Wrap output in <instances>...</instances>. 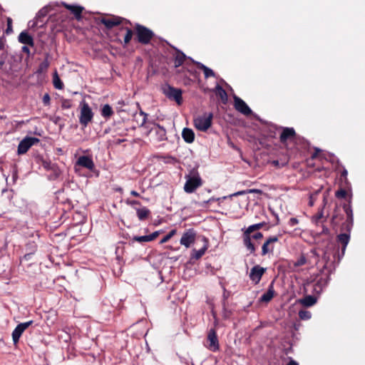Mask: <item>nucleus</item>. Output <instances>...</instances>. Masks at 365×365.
Here are the masks:
<instances>
[{
  "label": "nucleus",
  "instance_id": "obj_1",
  "mask_svg": "<svg viewBox=\"0 0 365 365\" xmlns=\"http://www.w3.org/2000/svg\"><path fill=\"white\" fill-rule=\"evenodd\" d=\"M139 114L143 116L141 124L138 126L143 135L148 136L150 143L156 144L167 140L165 129L148 119V115L138 106Z\"/></svg>",
  "mask_w": 365,
  "mask_h": 365
},
{
  "label": "nucleus",
  "instance_id": "obj_2",
  "mask_svg": "<svg viewBox=\"0 0 365 365\" xmlns=\"http://www.w3.org/2000/svg\"><path fill=\"white\" fill-rule=\"evenodd\" d=\"M343 210L346 214V219L344 222H341L340 230L344 232L336 236V242L341 245V257L344 255L346 246L350 241V232L354 223V215L351 206V200H349L348 202L344 203Z\"/></svg>",
  "mask_w": 365,
  "mask_h": 365
},
{
  "label": "nucleus",
  "instance_id": "obj_3",
  "mask_svg": "<svg viewBox=\"0 0 365 365\" xmlns=\"http://www.w3.org/2000/svg\"><path fill=\"white\" fill-rule=\"evenodd\" d=\"M277 129L282 130L279 135V141L287 148L288 141L293 143L294 142L302 141L304 144L305 143L303 140V138L298 135L293 128L279 127Z\"/></svg>",
  "mask_w": 365,
  "mask_h": 365
},
{
  "label": "nucleus",
  "instance_id": "obj_4",
  "mask_svg": "<svg viewBox=\"0 0 365 365\" xmlns=\"http://www.w3.org/2000/svg\"><path fill=\"white\" fill-rule=\"evenodd\" d=\"M264 222H259L249 226L246 230L243 231L242 241L243 245L246 249L250 252V254H255L256 251V246L254 243L250 242V234L253 233L255 231H257L263 227Z\"/></svg>",
  "mask_w": 365,
  "mask_h": 365
},
{
  "label": "nucleus",
  "instance_id": "obj_5",
  "mask_svg": "<svg viewBox=\"0 0 365 365\" xmlns=\"http://www.w3.org/2000/svg\"><path fill=\"white\" fill-rule=\"evenodd\" d=\"M79 106L81 108L79 123L86 128L92 121L94 113L88 103L84 100L81 101Z\"/></svg>",
  "mask_w": 365,
  "mask_h": 365
},
{
  "label": "nucleus",
  "instance_id": "obj_6",
  "mask_svg": "<svg viewBox=\"0 0 365 365\" xmlns=\"http://www.w3.org/2000/svg\"><path fill=\"white\" fill-rule=\"evenodd\" d=\"M213 114L212 113H205L195 118V127L200 131H206L212 125Z\"/></svg>",
  "mask_w": 365,
  "mask_h": 365
},
{
  "label": "nucleus",
  "instance_id": "obj_7",
  "mask_svg": "<svg viewBox=\"0 0 365 365\" xmlns=\"http://www.w3.org/2000/svg\"><path fill=\"white\" fill-rule=\"evenodd\" d=\"M192 176L189 177L184 185V190L187 193L193 192L197 187H200L202 181L199 174L196 171L192 172Z\"/></svg>",
  "mask_w": 365,
  "mask_h": 365
},
{
  "label": "nucleus",
  "instance_id": "obj_8",
  "mask_svg": "<svg viewBox=\"0 0 365 365\" xmlns=\"http://www.w3.org/2000/svg\"><path fill=\"white\" fill-rule=\"evenodd\" d=\"M40 142V139L36 137H25L23 140L20 141L17 148V154L23 155L25 154L29 148Z\"/></svg>",
  "mask_w": 365,
  "mask_h": 365
},
{
  "label": "nucleus",
  "instance_id": "obj_9",
  "mask_svg": "<svg viewBox=\"0 0 365 365\" xmlns=\"http://www.w3.org/2000/svg\"><path fill=\"white\" fill-rule=\"evenodd\" d=\"M154 35L152 30L138 24V43L148 44L150 42Z\"/></svg>",
  "mask_w": 365,
  "mask_h": 365
},
{
  "label": "nucleus",
  "instance_id": "obj_10",
  "mask_svg": "<svg viewBox=\"0 0 365 365\" xmlns=\"http://www.w3.org/2000/svg\"><path fill=\"white\" fill-rule=\"evenodd\" d=\"M124 19L117 16H111L110 18H98L96 21L97 24L101 23L103 24L106 29H111L114 26H119L121 24Z\"/></svg>",
  "mask_w": 365,
  "mask_h": 365
},
{
  "label": "nucleus",
  "instance_id": "obj_11",
  "mask_svg": "<svg viewBox=\"0 0 365 365\" xmlns=\"http://www.w3.org/2000/svg\"><path fill=\"white\" fill-rule=\"evenodd\" d=\"M208 344L207 347L212 351H217L220 349L219 341L215 329H210L207 336Z\"/></svg>",
  "mask_w": 365,
  "mask_h": 365
},
{
  "label": "nucleus",
  "instance_id": "obj_12",
  "mask_svg": "<svg viewBox=\"0 0 365 365\" xmlns=\"http://www.w3.org/2000/svg\"><path fill=\"white\" fill-rule=\"evenodd\" d=\"M279 241V237L270 236L266 239L262 246V256H265L269 253H272L274 250V243Z\"/></svg>",
  "mask_w": 365,
  "mask_h": 365
},
{
  "label": "nucleus",
  "instance_id": "obj_13",
  "mask_svg": "<svg viewBox=\"0 0 365 365\" xmlns=\"http://www.w3.org/2000/svg\"><path fill=\"white\" fill-rule=\"evenodd\" d=\"M234 107L238 112L246 116L250 115L252 113L247 104L238 96H234Z\"/></svg>",
  "mask_w": 365,
  "mask_h": 365
},
{
  "label": "nucleus",
  "instance_id": "obj_14",
  "mask_svg": "<svg viewBox=\"0 0 365 365\" xmlns=\"http://www.w3.org/2000/svg\"><path fill=\"white\" fill-rule=\"evenodd\" d=\"M51 9L48 6H45L41 8L36 15L35 21L33 22L31 27L38 26L40 28H43L46 24V22L43 21V19L45 18Z\"/></svg>",
  "mask_w": 365,
  "mask_h": 365
},
{
  "label": "nucleus",
  "instance_id": "obj_15",
  "mask_svg": "<svg viewBox=\"0 0 365 365\" xmlns=\"http://www.w3.org/2000/svg\"><path fill=\"white\" fill-rule=\"evenodd\" d=\"M165 94L168 98L174 100L178 105H181L182 102L181 89L168 86V89L165 91Z\"/></svg>",
  "mask_w": 365,
  "mask_h": 365
},
{
  "label": "nucleus",
  "instance_id": "obj_16",
  "mask_svg": "<svg viewBox=\"0 0 365 365\" xmlns=\"http://www.w3.org/2000/svg\"><path fill=\"white\" fill-rule=\"evenodd\" d=\"M266 269L260 267L259 265L254 266L250 273V279L254 282L255 284H257L261 279L264 273L265 272Z\"/></svg>",
  "mask_w": 365,
  "mask_h": 365
},
{
  "label": "nucleus",
  "instance_id": "obj_17",
  "mask_svg": "<svg viewBox=\"0 0 365 365\" xmlns=\"http://www.w3.org/2000/svg\"><path fill=\"white\" fill-rule=\"evenodd\" d=\"M196 237V232L194 230L190 229L182 234L180 239V244L184 245L185 247H189L192 243H194Z\"/></svg>",
  "mask_w": 365,
  "mask_h": 365
},
{
  "label": "nucleus",
  "instance_id": "obj_18",
  "mask_svg": "<svg viewBox=\"0 0 365 365\" xmlns=\"http://www.w3.org/2000/svg\"><path fill=\"white\" fill-rule=\"evenodd\" d=\"M202 240L204 242V245L202 248L197 250L193 249L191 254V258L195 259L196 260L200 259L205 253L209 247V242L206 237H203Z\"/></svg>",
  "mask_w": 365,
  "mask_h": 365
},
{
  "label": "nucleus",
  "instance_id": "obj_19",
  "mask_svg": "<svg viewBox=\"0 0 365 365\" xmlns=\"http://www.w3.org/2000/svg\"><path fill=\"white\" fill-rule=\"evenodd\" d=\"M18 41L24 45L34 46V41L31 35L26 31H23L20 33L18 37Z\"/></svg>",
  "mask_w": 365,
  "mask_h": 365
},
{
  "label": "nucleus",
  "instance_id": "obj_20",
  "mask_svg": "<svg viewBox=\"0 0 365 365\" xmlns=\"http://www.w3.org/2000/svg\"><path fill=\"white\" fill-rule=\"evenodd\" d=\"M77 163L78 165L83 168H86L90 170H93L95 168V165L92 158L86 155L81 156L78 159Z\"/></svg>",
  "mask_w": 365,
  "mask_h": 365
},
{
  "label": "nucleus",
  "instance_id": "obj_21",
  "mask_svg": "<svg viewBox=\"0 0 365 365\" xmlns=\"http://www.w3.org/2000/svg\"><path fill=\"white\" fill-rule=\"evenodd\" d=\"M63 6L67 9L71 11V12L74 15L75 18L77 20L79 21V20L81 19V18H82L81 14H82V11L83 10V7H82L81 6H77V5H71V4H66V3H63Z\"/></svg>",
  "mask_w": 365,
  "mask_h": 365
},
{
  "label": "nucleus",
  "instance_id": "obj_22",
  "mask_svg": "<svg viewBox=\"0 0 365 365\" xmlns=\"http://www.w3.org/2000/svg\"><path fill=\"white\" fill-rule=\"evenodd\" d=\"M25 327H26V325H23L21 323H20L19 324H18L16 327V328L13 331L12 339H13L14 344L16 345L19 342L21 336L22 335L24 331L26 330Z\"/></svg>",
  "mask_w": 365,
  "mask_h": 365
},
{
  "label": "nucleus",
  "instance_id": "obj_23",
  "mask_svg": "<svg viewBox=\"0 0 365 365\" xmlns=\"http://www.w3.org/2000/svg\"><path fill=\"white\" fill-rule=\"evenodd\" d=\"M274 290L273 287V283H271L268 287L267 291L261 296L259 301L261 302L267 303L272 300V299L274 297Z\"/></svg>",
  "mask_w": 365,
  "mask_h": 365
},
{
  "label": "nucleus",
  "instance_id": "obj_24",
  "mask_svg": "<svg viewBox=\"0 0 365 365\" xmlns=\"http://www.w3.org/2000/svg\"><path fill=\"white\" fill-rule=\"evenodd\" d=\"M317 302L316 297L307 295L304 298L299 299V303L305 307H309L314 305Z\"/></svg>",
  "mask_w": 365,
  "mask_h": 365
},
{
  "label": "nucleus",
  "instance_id": "obj_25",
  "mask_svg": "<svg viewBox=\"0 0 365 365\" xmlns=\"http://www.w3.org/2000/svg\"><path fill=\"white\" fill-rule=\"evenodd\" d=\"M344 218V214L339 210H334V214L331 218V224L334 228L339 226Z\"/></svg>",
  "mask_w": 365,
  "mask_h": 365
},
{
  "label": "nucleus",
  "instance_id": "obj_26",
  "mask_svg": "<svg viewBox=\"0 0 365 365\" xmlns=\"http://www.w3.org/2000/svg\"><path fill=\"white\" fill-rule=\"evenodd\" d=\"M182 137L186 143H192L195 140V133L192 129L185 128L182 132Z\"/></svg>",
  "mask_w": 365,
  "mask_h": 365
},
{
  "label": "nucleus",
  "instance_id": "obj_27",
  "mask_svg": "<svg viewBox=\"0 0 365 365\" xmlns=\"http://www.w3.org/2000/svg\"><path fill=\"white\" fill-rule=\"evenodd\" d=\"M196 66L197 68L202 70L204 72V75L205 78H210V77H214L215 76L214 71L210 69V68L207 67L204 64L200 62L196 63Z\"/></svg>",
  "mask_w": 365,
  "mask_h": 365
},
{
  "label": "nucleus",
  "instance_id": "obj_28",
  "mask_svg": "<svg viewBox=\"0 0 365 365\" xmlns=\"http://www.w3.org/2000/svg\"><path fill=\"white\" fill-rule=\"evenodd\" d=\"M185 57V55L182 51L177 50L175 54V66L179 67L182 65Z\"/></svg>",
  "mask_w": 365,
  "mask_h": 365
},
{
  "label": "nucleus",
  "instance_id": "obj_29",
  "mask_svg": "<svg viewBox=\"0 0 365 365\" xmlns=\"http://www.w3.org/2000/svg\"><path fill=\"white\" fill-rule=\"evenodd\" d=\"M342 170L341 171L340 180H341V187H349L350 182H349L347 175L348 171L345 168H342Z\"/></svg>",
  "mask_w": 365,
  "mask_h": 365
},
{
  "label": "nucleus",
  "instance_id": "obj_30",
  "mask_svg": "<svg viewBox=\"0 0 365 365\" xmlns=\"http://www.w3.org/2000/svg\"><path fill=\"white\" fill-rule=\"evenodd\" d=\"M158 235H159V232L155 231L150 235H144V236H138V242L142 243V242L153 241L155 239H156L158 237Z\"/></svg>",
  "mask_w": 365,
  "mask_h": 365
},
{
  "label": "nucleus",
  "instance_id": "obj_31",
  "mask_svg": "<svg viewBox=\"0 0 365 365\" xmlns=\"http://www.w3.org/2000/svg\"><path fill=\"white\" fill-rule=\"evenodd\" d=\"M329 280V276H327L326 278L321 277L314 284V289L317 290V289H319V292H321L322 289L327 285Z\"/></svg>",
  "mask_w": 365,
  "mask_h": 365
},
{
  "label": "nucleus",
  "instance_id": "obj_32",
  "mask_svg": "<svg viewBox=\"0 0 365 365\" xmlns=\"http://www.w3.org/2000/svg\"><path fill=\"white\" fill-rule=\"evenodd\" d=\"M113 114V110L111 106L108 104H105L101 110V115L105 118H109Z\"/></svg>",
  "mask_w": 365,
  "mask_h": 365
},
{
  "label": "nucleus",
  "instance_id": "obj_33",
  "mask_svg": "<svg viewBox=\"0 0 365 365\" xmlns=\"http://www.w3.org/2000/svg\"><path fill=\"white\" fill-rule=\"evenodd\" d=\"M53 86L56 89L61 90L63 87V83L61 81V80L60 79V78H59V76H58V75L56 71L53 74Z\"/></svg>",
  "mask_w": 365,
  "mask_h": 365
},
{
  "label": "nucleus",
  "instance_id": "obj_34",
  "mask_svg": "<svg viewBox=\"0 0 365 365\" xmlns=\"http://www.w3.org/2000/svg\"><path fill=\"white\" fill-rule=\"evenodd\" d=\"M150 214V211L146 207L138 208V219L140 220H145Z\"/></svg>",
  "mask_w": 365,
  "mask_h": 365
},
{
  "label": "nucleus",
  "instance_id": "obj_35",
  "mask_svg": "<svg viewBox=\"0 0 365 365\" xmlns=\"http://www.w3.org/2000/svg\"><path fill=\"white\" fill-rule=\"evenodd\" d=\"M26 251L34 255L37 250V244L34 241H29L26 245Z\"/></svg>",
  "mask_w": 365,
  "mask_h": 365
},
{
  "label": "nucleus",
  "instance_id": "obj_36",
  "mask_svg": "<svg viewBox=\"0 0 365 365\" xmlns=\"http://www.w3.org/2000/svg\"><path fill=\"white\" fill-rule=\"evenodd\" d=\"M49 66V63L48 61V59L46 58L44 61H43L39 65L36 71V73L40 74L47 70V68Z\"/></svg>",
  "mask_w": 365,
  "mask_h": 365
},
{
  "label": "nucleus",
  "instance_id": "obj_37",
  "mask_svg": "<svg viewBox=\"0 0 365 365\" xmlns=\"http://www.w3.org/2000/svg\"><path fill=\"white\" fill-rule=\"evenodd\" d=\"M217 92V95L220 97L222 101H227V95L226 91L220 86V85H217L215 88Z\"/></svg>",
  "mask_w": 365,
  "mask_h": 365
},
{
  "label": "nucleus",
  "instance_id": "obj_38",
  "mask_svg": "<svg viewBox=\"0 0 365 365\" xmlns=\"http://www.w3.org/2000/svg\"><path fill=\"white\" fill-rule=\"evenodd\" d=\"M51 171H52V173L50 175L49 179L53 180H56L61 173L57 165H56Z\"/></svg>",
  "mask_w": 365,
  "mask_h": 365
},
{
  "label": "nucleus",
  "instance_id": "obj_39",
  "mask_svg": "<svg viewBox=\"0 0 365 365\" xmlns=\"http://www.w3.org/2000/svg\"><path fill=\"white\" fill-rule=\"evenodd\" d=\"M303 140L304 141V144L302 141L294 142V143L296 145L297 149L300 151H303L307 150L309 148V143L303 138Z\"/></svg>",
  "mask_w": 365,
  "mask_h": 365
},
{
  "label": "nucleus",
  "instance_id": "obj_40",
  "mask_svg": "<svg viewBox=\"0 0 365 365\" xmlns=\"http://www.w3.org/2000/svg\"><path fill=\"white\" fill-rule=\"evenodd\" d=\"M299 317L302 320H308L312 317V313L309 311L302 309L299 312Z\"/></svg>",
  "mask_w": 365,
  "mask_h": 365
},
{
  "label": "nucleus",
  "instance_id": "obj_41",
  "mask_svg": "<svg viewBox=\"0 0 365 365\" xmlns=\"http://www.w3.org/2000/svg\"><path fill=\"white\" fill-rule=\"evenodd\" d=\"M61 108L63 109H69L73 106L72 101L70 99H66L64 98H61L60 99Z\"/></svg>",
  "mask_w": 365,
  "mask_h": 365
},
{
  "label": "nucleus",
  "instance_id": "obj_42",
  "mask_svg": "<svg viewBox=\"0 0 365 365\" xmlns=\"http://www.w3.org/2000/svg\"><path fill=\"white\" fill-rule=\"evenodd\" d=\"M41 165L46 170H51L56 164L52 163L50 160L42 159Z\"/></svg>",
  "mask_w": 365,
  "mask_h": 365
},
{
  "label": "nucleus",
  "instance_id": "obj_43",
  "mask_svg": "<svg viewBox=\"0 0 365 365\" xmlns=\"http://www.w3.org/2000/svg\"><path fill=\"white\" fill-rule=\"evenodd\" d=\"M121 29L123 30H125V31H126V34L124 36V43H128L130 41V39L133 36V31L130 29L127 28V27L126 28L122 27Z\"/></svg>",
  "mask_w": 365,
  "mask_h": 365
},
{
  "label": "nucleus",
  "instance_id": "obj_44",
  "mask_svg": "<svg viewBox=\"0 0 365 365\" xmlns=\"http://www.w3.org/2000/svg\"><path fill=\"white\" fill-rule=\"evenodd\" d=\"M307 263V258L304 255H302L294 262L295 267H301Z\"/></svg>",
  "mask_w": 365,
  "mask_h": 365
},
{
  "label": "nucleus",
  "instance_id": "obj_45",
  "mask_svg": "<svg viewBox=\"0 0 365 365\" xmlns=\"http://www.w3.org/2000/svg\"><path fill=\"white\" fill-rule=\"evenodd\" d=\"M346 188L345 187H341L335 192V196L339 199L345 198L347 195Z\"/></svg>",
  "mask_w": 365,
  "mask_h": 365
},
{
  "label": "nucleus",
  "instance_id": "obj_46",
  "mask_svg": "<svg viewBox=\"0 0 365 365\" xmlns=\"http://www.w3.org/2000/svg\"><path fill=\"white\" fill-rule=\"evenodd\" d=\"M262 237H263V235L262 232H257L255 233L253 232L252 234H250V242L253 243L252 240L258 241V240H261Z\"/></svg>",
  "mask_w": 365,
  "mask_h": 365
},
{
  "label": "nucleus",
  "instance_id": "obj_47",
  "mask_svg": "<svg viewBox=\"0 0 365 365\" xmlns=\"http://www.w3.org/2000/svg\"><path fill=\"white\" fill-rule=\"evenodd\" d=\"M232 315V312L227 308V304L222 305V317L225 319H229Z\"/></svg>",
  "mask_w": 365,
  "mask_h": 365
},
{
  "label": "nucleus",
  "instance_id": "obj_48",
  "mask_svg": "<svg viewBox=\"0 0 365 365\" xmlns=\"http://www.w3.org/2000/svg\"><path fill=\"white\" fill-rule=\"evenodd\" d=\"M175 230H171L168 235H166L165 237H163L161 240L160 241V244H163L167 242L170 240V239L175 235Z\"/></svg>",
  "mask_w": 365,
  "mask_h": 365
},
{
  "label": "nucleus",
  "instance_id": "obj_49",
  "mask_svg": "<svg viewBox=\"0 0 365 365\" xmlns=\"http://www.w3.org/2000/svg\"><path fill=\"white\" fill-rule=\"evenodd\" d=\"M6 21H7V27H6V31H5V33L7 35H9V34H11L13 32L12 19L10 17H8Z\"/></svg>",
  "mask_w": 365,
  "mask_h": 365
},
{
  "label": "nucleus",
  "instance_id": "obj_50",
  "mask_svg": "<svg viewBox=\"0 0 365 365\" xmlns=\"http://www.w3.org/2000/svg\"><path fill=\"white\" fill-rule=\"evenodd\" d=\"M43 103L44 106H49L51 103V98L48 93H45L42 98Z\"/></svg>",
  "mask_w": 365,
  "mask_h": 365
},
{
  "label": "nucleus",
  "instance_id": "obj_51",
  "mask_svg": "<svg viewBox=\"0 0 365 365\" xmlns=\"http://www.w3.org/2000/svg\"><path fill=\"white\" fill-rule=\"evenodd\" d=\"M230 297V292H227L226 289L224 290L223 295H222V304L226 305L227 304V299Z\"/></svg>",
  "mask_w": 365,
  "mask_h": 365
},
{
  "label": "nucleus",
  "instance_id": "obj_52",
  "mask_svg": "<svg viewBox=\"0 0 365 365\" xmlns=\"http://www.w3.org/2000/svg\"><path fill=\"white\" fill-rule=\"evenodd\" d=\"M49 120L52 121L54 124L58 125L60 123L61 120V118L58 115L50 116Z\"/></svg>",
  "mask_w": 365,
  "mask_h": 365
},
{
  "label": "nucleus",
  "instance_id": "obj_53",
  "mask_svg": "<svg viewBox=\"0 0 365 365\" xmlns=\"http://www.w3.org/2000/svg\"><path fill=\"white\" fill-rule=\"evenodd\" d=\"M299 223V220L296 217H292L288 222V225L291 227H294Z\"/></svg>",
  "mask_w": 365,
  "mask_h": 365
},
{
  "label": "nucleus",
  "instance_id": "obj_54",
  "mask_svg": "<svg viewBox=\"0 0 365 365\" xmlns=\"http://www.w3.org/2000/svg\"><path fill=\"white\" fill-rule=\"evenodd\" d=\"M321 151L322 150L319 148H314V152L312 154L311 158L312 160L317 158Z\"/></svg>",
  "mask_w": 365,
  "mask_h": 365
},
{
  "label": "nucleus",
  "instance_id": "obj_55",
  "mask_svg": "<svg viewBox=\"0 0 365 365\" xmlns=\"http://www.w3.org/2000/svg\"><path fill=\"white\" fill-rule=\"evenodd\" d=\"M17 179H18V172L16 170L14 169L12 171V181H13L14 184L16 182Z\"/></svg>",
  "mask_w": 365,
  "mask_h": 365
},
{
  "label": "nucleus",
  "instance_id": "obj_56",
  "mask_svg": "<svg viewBox=\"0 0 365 365\" xmlns=\"http://www.w3.org/2000/svg\"><path fill=\"white\" fill-rule=\"evenodd\" d=\"M21 51H22V52L26 53L29 57L30 56L31 52H30L29 48L28 47V45H24L21 48Z\"/></svg>",
  "mask_w": 365,
  "mask_h": 365
},
{
  "label": "nucleus",
  "instance_id": "obj_57",
  "mask_svg": "<svg viewBox=\"0 0 365 365\" xmlns=\"http://www.w3.org/2000/svg\"><path fill=\"white\" fill-rule=\"evenodd\" d=\"M227 196H224V197H219V198H214V197H211V198H210V199L207 201V203H210V202H213V201H220V200H225V199H227Z\"/></svg>",
  "mask_w": 365,
  "mask_h": 365
},
{
  "label": "nucleus",
  "instance_id": "obj_58",
  "mask_svg": "<svg viewBox=\"0 0 365 365\" xmlns=\"http://www.w3.org/2000/svg\"><path fill=\"white\" fill-rule=\"evenodd\" d=\"M34 323V321L33 320H30L29 322H23L21 323L23 325H26L25 327V329H26L27 328H29L31 324H33Z\"/></svg>",
  "mask_w": 365,
  "mask_h": 365
},
{
  "label": "nucleus",
  "instance_id": "obj_59",
  "mask_svg": "<svg viewBox=\"0 0 365 365\" xmlns=\"http://www.w3.org/2000/svg\"><path fill=\"white\" fill-rule=\"evenodd\" d=\"M5 40L3 37L0 38V50H3L4 48Z\"/></svg>",
  "mask_w": 365,
  "mask_h": 365
},
{
  "label": "nucleus",
  "instance_id": "obj_60",
  "mask_svg": "<svg viewBox=\"0 0 365 365\" xmlns=\"http://www.w3.org/2000/svg\"><path fill=\"white\" fill-rule=\"evenodd\" d=\"M31 253H26L24 256V259H25L26 260H29L31 259Z\"/></svg>",
  "mask_w": 365,
  "mask_h": 365
},
{
  "label": "nucleus",
  "instance_id": "obj_61",
  "mask_svg": "<svg viewBox=\"0 0 365 365\" xmlns=\"http://www.w3.org/2000/svg\"><path fill=\"white\" fill-rule=\"evenodd\" d=\"M126 203L128 204V205H130L132 206L135 205L136 204V201L135 200H126Z\"/></svg>",
  "mask_w": 365,
  "mask_h": 365
},
{
  "label": "nucleus",
  "instance_id": "obj_62",
  "mask_svg": "<svg viewBox=\"0 0 365 365\" xmlns=\"http://www.w3.org/2000/svg\"><path fill=\"white\" fill-rule=\"evenodd\" d=\"M244 193H245V191H240V192H236V193H235L233 195H231L229 197H232V196H237V195H242Z\"/></svg>",
  "mask_w": 365,
  "mask_h": 365
},
{
  "label": "nucleus",
  "instance_id": "obj_63",
  "mask_svg": "<svg viewBox=\"0 0 365 365\" xmlns=\"http://www.w3.org/2000/svg\"><path fill=\"white\" fill-rule=\"evenodd\" d=\"M129 237L131 239L132 243L134 244L137 241V235H133L132 237L129 236Z\"/></svg>",
  "mask_w": 365,
  "mask_h": 365
},
{
  "label": "nucleus",
  "instance_id": "obj_64",
  "mask_svg": "<svg viewBox=\"0 0 365 365\" xmlns=\"http://www.w3.org/2000/svg\"><path fill=\"white\" fill-rule=\"evenodd\" d=\"M287 365H298V364L295 361L291 360Z\"/></svg>",
  "mask_w": 365,
  "mask_h": 365
}]
</instances>
